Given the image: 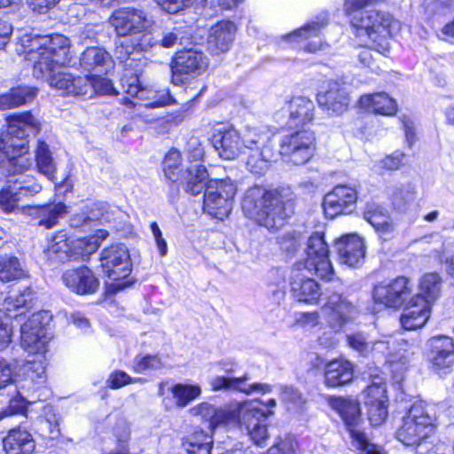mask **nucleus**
<instances>
[{"mask_svg": "<svg viewBox=\"0 0 454 454\" xmlns=\"http://www.w3.org/2000/svg\"><path fill=\"white\" fill-rule=\"evenodd\" d=\"M16 51L33 67L36 79L47 80L49 85L62 95L82 96L90 90L86 78L57 72L70 61V41L60 34L25 33L19 37Z\"/></svg>", "mask_w": 454, "mask_h": 454, "instance_id": "1", "label": "nucleus"}, {"mask_svg": "<svg viewBox=\"0 0 454 454\" xmlns=\"http://www.w3.org/2000/svg\"><path fill=\"white\" fill-rule=\"evenodd\" d=\"M258 400L235 403L216 410L207 403H201L189 410L192 416H200L209 422L214 429L218 426H238L244 427L253 442L258 446L264 444L269 437L266 420L273 412L264 411Z\"/></svg>", "mask_w": 454, "mask_h": 454, "instance_id": "2", "label": "nucleus"}, {"mask_svg": "<svg viewBox=\"0 0 454 454\" xmlns=\"http://www.w3.org/2000/svg\"><path fill=\"white\" fill-rule=\"evenodd\" d=\"M294 195L290 187L266 190L262 186L247 189L242 200V210L250 219L268 230L278 229L293 213Z\"/></svg>", "mask_w": 454, "mask_h": 454, "instance_id": "3", "label": "nucleus"}, {"mask_svg": "<svg viewBox=\"0 0 454 454\" xmlns=\"http://www.w3.org/2000/svg\"><path fill=\"white\" fill-rule=\"evenodd\" d=\"M7 128L0 133V152L7 158L11 176L25 175L32 165V160L24 154L27 152V137L40 130V122L30 112L9 115Z\"/></svg>", "mask_w": 454, "mask_h": 454, "instance_id": "4", "label": "nucleus"}, {"mask_svg": "<svg viewBox=\"0 0 454 454\" xmlns=\"http://www.w3.org/2000/svg\"><path fill=\"white\" fill-rule=\"evenodd\" d=\"M51 319L49 311L42 310L33 314L20 327V346L28 354H37L38 359L27 360L23 364L21 372L27 373L34 384L43 386L46 381V359L44 353L51 337L47 325Z\"/></svg>", "mask_w": 454, "mask_h": 454, "instance_id": "5", "label": "nucleus"}, {"mask_svg": "<svg viewBox=\"0 0 454 454\" xmlns=\"http://www.w3.org/2000/svg\"><path fill=\"white\" fill-rule=\"evenodd\" d=\"M123 47L115 50L116 59L123 65L125 69V75L121 79V84L125 92L131 97H136L141 100L148 101L145 104H137L133 100L124 98L122 104L128 107L137 108H155L176 104V100L167 90H153L143 88L139 80V75L142 74V68L145 61L141 58L130 57L132 52L126 50L128 57L122 56Z\"/></svg>", "mask_w": 454, "mask_h": 454, "instance_id": "6", "label": "nucleus"}, {"mask_svg": "<svg viewBox=\"0 0 454 454\" xmlns=\"http://www.w3.org/2000/svg\"><path fill=\"white\" fill-rule=\"evenodd\" d=\"M350 24L356 36H366L373 43L375 51L386 54L389 50L388 35L399 29V22L387 12L372 10L352 16Z\"/></svg>", "mask_w": 454, "mask_h": 454, "instance_id": "7", "label": "nucleus"}, {"mask_svg": "<svg viewBox=\"0 0 454 454\" xmlns=\"http://www.w3.org/2000/svg\"><path fill=\"white\" fill-rule=\"evenodd\" d=\"M434 407L423 401L414 403L403 419L396 438L407 446L420 444L435 431Z\"/></svg>", "mask_w": 454, "mask_h": 454, "instance_id": "8", "label": "nucleus"}, {"mask_svg": "<svg viewBox=\"0 0 454 454\" xmlns=\"http://www.w3.org/2000/svg\"><path fill=\"white\" fill-rule=\"evenodd\" d=\"M273 133L266 127H247L241 136L247 153V168L254 174H262L274 156L271 144Z\"/></svg>", "mask_w": 454, "mask_h": 454, "instance_id": "9", "label": "nucleus"}, {"mask_svg": "<svg viewBox=\"0 0 454 454\" xmlns=\"http://www.w3.org/2000/svg\"><path fill=\"white\" fill-rule=\"evenodd\" d=\"M330 405L344 420L352 438V444L356 450L362 454H385L381 447L371 443L366 434L360 430L361 411L356 400L335 397L331 399Z\"/></svg>", "mask_w": 454, "mask_h": 454, "instance_id": "10", "label": "nucleus"}, {"mask_svg": "<svg viewBox=\"0 0 454 454\" xmlns=\"http://www.w3.org/2000/svg\"><path fill=\"white\" fill-rule=\"evenodd\" d=\"M237 190V184L230 177L210 178L204 192V212L223 220L232 210Z\"/></svg>", "mask_w": 454, "mask_h": 454, "instance_id": "11", "label": "nucleus"}, {"mask_svg": "<svg viewBox=\"0 0 454 454\" xmlns=\"http://www.w3.org/2000/svg\"><path fill=\"white\" fill-rule=\"evenodd\" d=\"M304 268L326 281L333 280L334 271L329 260V249L322 233L311 235L305 249Z\"/></svg>", "mask_w": 454, "mask_h": 454, "instance_id": "12", "label": "nucleus"}, {"mask_svg": "<svg viewBox=\"0 0 454 454\" xmlns=\"http://www.w3.org/2000/svg\"><path fill=\"white\" fill-rule=\"evenodd\" d=\"M315 151V135L306 129L285 136L280 144V153L295 165L307 163L313 157Z\"/></svg>", "mask_w": 454, "mask_h": 454, "instance_id": "13", "label": "nucleus"}, {"mask_svg": "<svg viewBox=\"0 0 454 454\" xmlns=\"http://www.w3.org/2000/svg\"><path fill=\"white\" fill-rule=\"evenodd\" d=\"M411 293V280L404 276H399L375 285L372 298L377 304L386 308L397 309L404 304Z\"/></svg>", "mask_w": 454, "mask_h": 454, "instance_id": "14", "label": "nucleus"}, {"mask_svg": "<svg viewBox=\"0 0 454 454\" xmlns=\"http://www.w3.org/2000/svg\"><path fill=\"white\" fill-rule=\"evenodd\" d=\"M172 82H183L184 75L196 77L207 67V59L201 52L192 49L177 51L170 65Z\"/></svg>", "mask_w": 454, "mask_h": 454, "instance_id": "15", "label": "nucleus"}, {"mask_svg": "<svg viewBox=\"0 0 454 454\" xmlns=\"http://www.w3.org/2000/svg\"><path fill=\"white\" fill-rule=\"evenodd\" d=\"M388 398L382 377L375 376L364 390V404L372 426L381 425L387 417Z\"/></svg>", "mask_w": 454, "mask_h": 454, "instance_id": "16", "label": "nucleus"}, {"mask_svg": "<svg viewBox=\"0 0 454 454\" xmlns=\"http://www.w3.org/2000/svg\"><path fill=\"white\" fill-rule=\"evenodd\" d=\"M100 262L104 274L114 281L125 278L131 272L129 251L121 244L105 248L100 254Z\"/></svg>", "mask_w": 454, "mask_h": 454, "instance_id": "17", "label": "nucleus"}, {"mask_svg": "<svg viewBox=\"0 0 454 454\" xmlns=\"http://www.w3.org/2000/svg\"><path fill=\"white\" fill-rule=\"evenodd\" d=\"M357 191L349 185H336L324 198L323 207L327 217L349 215L356 208Z\"/></svg>", "mask_w": 454, "mask_h": 454, "instance_id": "18", "label": "nucleus"}, {"mask_svg": "<svg viewBox=\"0 0 454 454\" xmlns=\"http://www.w3.org/2000/svg\"><path fill=\"white\" fill-rule=\"evenodd\" d=\"M110 23L119 36L132 38L149 27L151 20L144 11L121 8L112 14Z\"/></svg>", "mask_w": 454, "mask_h": 454, "instance_id": "19", "label": "nucleus"}, {"mask_svg": "<svg viewBox=\"0 0 454 454\" xmlns=\"http://www.w3.org/2000/svg\"><path fill=\"white\" fill-rule=\"evenodd\" d=\"M315 105L309 98L297 96L286 101L277 113L279 121L288 126L298 127L310 122L314 119Z\"/></svg>", "mask_w": 454, "mask_h": 454, "instance_id": "20", "label": "nucleus"}, {"mask_svg": "<svg viewBox=\"0 0 454 454\" xmlns=\"http://www.w3.org/2000/svg\"><path fill=\"white\" fill-rule=\"evenodd\" d=\"M326 25V19L317 18L301 28L281 37V43H289L294 47H299L308 52H317L323 49L319 33Z\"/></svg>", "mask_w": 454, "mask_h": 454, "instance_id": "21", "label": "nucleus"}, {"mask_svg": "<svg viewBox=\"0 0 454 454\" xmlns=\"http://www.w3.org/2000/svg\"><path fill=\"white\" fill-rule=\"evenodd\" d=\"M211 142L219 156L223 160H234L245 150L241 135L236 129L229 125L215 129Z\"/></svg>", "mask_w": 454, "mask_h": 454, "instance_id": "22", "label": "nucleus"}, {"mask_svg": "<svg viewBox=\"0 0 454 454\" xmlns=\"http://www.w3.org/2000/svg\"><path fill=\"white\" fill-rule=\"evenodd\" d=\"M318 105L329 114H341L349 104L347 87L337 81H328L325 90L317 96Z\"/></svg>", "mask_w": 454, "mask_h": 454, "instance_id": "23", "label": "nucleus"}, {"mask_svg": "<svg viewBox=\"0 0 454 454\" xmlns=\"http://www.w3.org/2000/svg\"><path fill=\"white\" fill-rule=\"evenodd\" d=\"M249 380L250 376L247 373L240 377L215 376L210 380L209 384L214 391H239L247 395L252 393L267 394L272 391L270 385L266 383L247 384V381Z\"/></svg>", "mask_w": 454, "mask_h": 454, "instance_id": "24", "label": "nucleus"}, {"mask_svg": "<svg viewBox=\"0 0 454 454\" xmlns=\"http://www.w3.org/2000/svg\"><path fill=\"white\" fill-rule=\"evenodd\" d=\"M353 311L352 304L338 292L332 294L323 307L326 321L334 331H340L351 319Z\"/></svg>", "mask_w": 454, "mask_h": 454, "instance_id": "25", "label": "nucleus"}, {"mask_svg": "<svg viewBox=\"0 0 454 454\" xmlns=\"http://www.w3.org/2000/svg\"><path fill=\"white\" fill-rule=\"evenodd\" d=\"M62 279L69 290L82 295L95 294L99 286V280L86 266L65 271Z\"/></svg>", "mask_w": 454, "mask_h": 454, "instance_id": "26", "label": "nucleus"}, {"mask_svg": "<svg viewBox=\"0 0 454 454\" xmlns=\"http://www.w3.org/2000/svg\"><path fill=\"white\" fill-rule=\"evenodd\" d=\"M290 291L299 302L317 304L321 296L318 284L300 270H293L290 277Z\"/></svg>", "mask_w": 454, "mask_h": 454, "instance_id": "27", "label": "nucleus"}, {"mask_svg": "<svg viewBox=\"0 0 454 454\" xmlns=\"http://www.w3.org/2000/svg\"><path fill=\"white\" fill-rule=\"evenodd\" d=\"M337 251L341 263L356 267L363 263L365 256V244L360 236L348 234L336 242Z\"/></svg>", "mask_w": 454, "mask_h": 454, "instance_id": "28", "label": "nucleus"}, {"mask_svg": "<svg viewBox=\"0 0 454 454\" xmlns=\"http://www.w3.org/2000/svg\"><path fill=\"white\" fill-rule=\"evenodd\" d=\"M428 356L435 369L449 368L454 364V341L446 335L434 336L427 341Z\"/></svg>", "mask_w": 454, "mask_h": 454, "instance_id": "29", "label": "nucleus"}, {"mask_svg": "<svg viewBox=\"0 0 454 454\" xmlns=\"http://www.w3.org/2000/svg\"><path fill=\"white\" fill-rule=\"evenodd\" d=\"M431 305L420 296L411 299L400 317L404 330L412 331L422 328L430 317Z\"/></svg>", "mask_w": 454, "mask_h": 454, "instance_id": "30", "label": "nucleus"}, {"mask_svg": "<svg viewBox=\"0 0 454 454\" xmlns=\"http://www.w3.org/2000/svg\"><path fill=\"white\" fill-rule=\"evenodd\" d=\"M236 33V26L230 20H221L211 27L207 36V50L214 55L229 51Z\"/></svg>", "mask_w": 454, "mask_h": 454, "instance_id": "31", "label": "nucleus"}, {"mask_svg": "<svg viewBox=\"0 0 454 454\" xmlns=\"http://www.w3.org/2000/svg\"><path fill=\"white\" fill-rule=\"evenodd\" d=\"M363 215L382 239H389L392 237L395 231V224L383 207L374 202H367Z\"/></svg>", "mask_w": 454, "mask_h": 454, "instance_id": "32", "label": "nucleus"}, {"mask_svg": "<svg viewBox=\"0 0 454 454\" xmlns=\"http://www.w3.org/2000/svg\"><path fill=\"white\" fill-rule=\"evenodd\" d=\"M113 66L112 56L102 47H88L80 57V67L87 72L106 74Z\"/></svg>", "mask_w": 454, "mask_h": 454, "instance_id": "33", "label": "nucleus"}, {"mask_svg": "<svg viewBox=\"0 0 454 454\" xmlns=\"http://www.w3.org/2000/svg\"><path fill=\"white\" fill-rule=\"evenodd\" d=\"M6 454H31L35 442L31 434L21 427L11 429L3 440Z\"/></svg>", "mask_w": 454, "mask_h": 454, "instance_id": "34", "label": "nucleus"}, {"mask_svg": "<svg viewBox=\"0 0 454 454\" xmlns=\"http://www.w3.org/2000/svg\"><path fill=\"white\" fill-rule=\"evenodd\" d=\"M354 376L353 364L345 359L329 362L325 370V384L336 387L349 383Z\"/></svg>", "mask_w": 454, "mask_h": 454, "instance_id": "35", "label": "nucleus"}, {"mask_svg": "<svg viewBox=\"0 0 454 454\" xmlns=\"http://www.w3.org/2000/svg\"><path fill=\"white\" fill-rule=\"evenodd\" d=\"M359 104L363 109L381 115L392 116L397 112L396 101L382 92L363 95Z\"/></svg>", "mask_w": 454, "mask_h": 454, "instance_id": "36", "label": "nucleus"}, {"mask_svg": "<svg viewBox=\"0 0 454 454\" xmlns=\"http://www.w3.org/2000/svg\"><path fill=\"white\" fill-rule=\"evenodd\" d=\"M208 176L209 174L204 166L200 163H192L185 171L182 172L179 181L187 192L197 195L206 189L205 181Z\"/></svg>", "mask_w": 454, "mask_h": 454, "instance_id": "37", "label": "nucleus"}, {"mask_svg": "<svg viewBox=\"0 0 454 454\" xmlns=\"http://www.w3.org/2000/svg\"><path fill=\"white\" fill-rule=\"evenodd\" d=\"M123 47L122 56L128 57L126 50L129 49L132 54L130 57L140 58L138 51H147L158 48L157 30L153 32H139L130 39H124L116 49Z\"/></svg>", "mask_w": 454, "mask_h": 454, "instance_id": "38", "label": "nucleus"}, {"mask_svg": "<svg viewBox=\"0 0 454 454\" xmlns=\"http://www.w3.org/2000/svg\"><path fill=\"white\" fill-rule=\"evenodd\" d=\"M35 160L37 171L46 176L50 181H54L57 166L52 157V153L49 145L40 139L36 143Z\"/></svg>", "mask_w": 454, "mask_h": 454, "instance_id": "39", "label": "nucleus"}, {"mask_svg": "<svg viewBox=\"0 0 454 454\" xmlns=\"http://www.w3.org/2000/svg\"><path fill=\"white\" fill-rule=\"evenodd\" d=\"M395 340H372V351L371 354L382 355L387 357V361L392 364H400L405 365L410 361V353L407 348H399L397 351L395 350Z\"/></svg>", "mask_w": 454, "mask_h": 454, "instance_id": "40", "label": "nucleus"}, {"mask_svg": "<svg viewBox=\"0 0 454 454\" xmlns=\"http://www.w3.org/2000/svg\"><path fill=\"white\" fill-rule=\"evenodd\" d=\"M168 391L171 393L176 406L178 408L186 407L201 395V387L199 384L186 382L172 384Z\"/></svg>", "mask_w": 454, "mask_h": 454, "instance_id": "41", "label": "nucleus"}, {"mask_svg": "<svg viewBox=\"0 0 454 454\" xmlns=\"http://www.w3.org/2000/svg\"><path fill=\"white\" fill-rule=\"evenodd\" d=\"M37 90L32 87H18L0 95V110L17 107L35 98Z\"/></svg>", "mask_w": 454, "mask_h": 454, "instance_id": "42", "label": "nucleus"}, {"mask_svg": "<svg viewBox=\"0 0 454 454\" xmlns=\"http://www.w3.org/2000/svg\"><path fill=\"white\" fill-rule=\"evenodd\" d=\"M44 253L48 259L65 262L69 260L70 240L65 231H59L53 235L49 240Z\"/></svg>", "mask_w": 454, "mask_h": 454, "instance_id": "43", "label": "nucleus"}, {"mask_svg": "<svg viewBox=\"0 0 454 454\" xmlns=\"http://www.w3.org/2000/svg\"><path fill=\"white\" fill-rule=\"evenodd\" d=\"M34 296L33 291L27 287L18 294H11L6 297L3 304L6 317H17L23 314V311L20 310L27 308L31 304Z\"/></svg>", "mask_w": 454, "mask_h": 454, "instance_id": "44", "label": "nucleus"}, {"mask_svg": "<svg viewBox=\"0 0 454 454\" xmlns=\"http://www.w3.org/2000/svg\"><path fill=\"white\" fill-rule=\"evenodd\" d=\"M23 364L19 368V371L14 374L9 362L0 356V389L4 388L11 383L18 380L30 382V385H22V388L27 387L28 389H33L35 391L40 389L43 386L34 384L31 381V379L27 373L26 375H23V373L21 372Z\"/></svg>", "mask_w": 454, "mask_h": 454, "instance_id": "45", "label": "nucleus"}, {"mask_svg": "<svg viewBox=\"0 0 454 454\" xmlns=\"http://www.w3.org/2000/svg\"><path fill=\"white\" fill-rule=\"evenodd\" d=\"M26 276L27 271L17 257L7 254L0 256V281L7 283Z\"/></svg>", "mask_w": 454, "mask_h": 454, "instance_id": "46", "label": "nucleus"}, {"mask_svg": "<svg viewBox=\"0 0 454 454\" xmlns=\"http://www.w3.org/2000/svg\"><path fill=\"white\" fill-rule=\"evenodd\" d=\"M212 437L203 431H197L183 441V447L187 454H210Z\"/></svg>", "mask_w": 454, "mask_h": 454, "instance_id": "47", "label": "nucleus"}, {"mask_svg": "<svg viewBox=\"0 0 454 454\" xmlns=\"http://www.w3.org/2000/svg\"><path fill=\"white\" fill-rule=\"evenodd\" d=\"M441 289V276L435 272L427 273L419 281V294L417 296H420L430 305L440 296Z\"/></svg>", "mask_w": 454, "mask_h": 454, "instance_id": "48", "label": "nucleus"}, {"mask_svg": "<svg viewBox=\"0 0 454 454\" xmlns=\"http://www.w3.org/2000/svg\"><path fill=\"white\" fill-rule=\"evenodd\" d=\"M67 211V206L64 203L48 204L37 207L38 224L46 229L55 226L59 218L63 217Z\"/></svg>", "mask_w": 454, "mask_h": 454, "instance_id": "49", "label": "nucleus"}, {"mask_svg": "<svg viewBox=\"0 0 454 454\" xmlns=\"http://www.w3.org/2000/svg\"><path fill=\"white\" fill-rule=\"evenodd\" d=\"M98 247L99 242L98 237L70 240L69 260H86L91 254L98 250Z\"/></svg>", "mask_w": 454, "mask_h": 454, "instance_id": "50", "label": "nucleus"}, {"mask_svg": "<svg viewBox=\"0 0 454 454\" xmlns=\"http://www.w3.org/2000/svg\"><path fill=\"white\" fill-rule=\"evenodd\" d=\"M9 183L13 184L22 199L33 197L43 189L42 184L32 175H20L13 181L10 180Z\"/></svg>", "mask_w": 454, "mask_h": 454, "instance_id": "51", "label": "nucleus"}, {"mask_svg": "<svg viewBox=\"0 0 454 454\" xmlns=\"http://www.w3.org/2000/svg\"><path fill=\"white\" fill-rule=\"evenodd\" d=\"M84 77L90 90L86 93H82L83 97L91 98L94 94L111 95L115 93V89L109 79L99 74L86 75Z\"/></svg>", "mask_w": 454, "mask_h": 454, "instance_id": "52", "label": "nucleus"}, {"mask_svg": "<svg viewBox=\"0 0 454 454\" xmlns=\"http://www.w3.org/2000/svg\"><path fill=\"white\" fill-rule=\"evenodd\" d=\"M106 207L107 205L105 202L93 203L89 215H85L84 214H82L72 216L70 219V225L74 228H78L89 221H106L107 219L105 217L104 214Z\"/></svg>", "mask_w": 454, "mask_h": 454, "instance_id": "53", "label": "nucleus"}, {"mask_svg": "<svg viewBox=\"0 0 454 454\" xmlns=\"http://www.w3.org/2000/svg\"><path fill=\"white\" fill-rule=\"evenodd\" d=\"M22 200L18 194L17 189L12 183L0 191V209L5 213L14 212L18 208V203Z\"/></svg>", "mask_w": 454, "mask_h": 454, "instance_id": "54", "label": "nucleus"}, {"mask_svg": "<svg viewBox=\"0 0 454 454\" xmlns=\"http://www.w3.org/2000/svg\"><path fill=\"white\" fill-rule=\"evenodd\" d=\"M181 155L177 150H170L163 160V171L165 176L171 182L179 181L183 171L178 170Z\"/></svg>", "mask_w": 454, "mask_h": 454, "instance_id": "55", "label": "nucleus"}, {"mask_svg": "<svg viewBox=\"0 0 454 454\" xmlns=\"http://www.w3.org/2000/svg\"><path fill=\"white\" fill-rule=\"evenodd\" d=\"M164 364L158 355L137 356L133 361V370L141 373L147 370L157 371L161 369Z\"/></svg>", "mask_w": 454, "mask_h": 454, "instance_id": "56", "label": "nucleus"}, {"mask_svg": "<svg viewBox=\"0 0 454 454\" xmlns=\"http://www.w3.org/2000/svg\"><path fill=\"white\" fill-rule=\"evenodd\" d=\"M438 257L445 265L446 273L454 280V239H444Z\"/></svg>", "mask_w": 454, "mask_h": 454, "instance_id": "57", "label": "nucleus"}, {"mask_svg": "<svg viewBox=\"0 0 454 454\" xmlns=\"http://www.w3.org/2000/svg\"><path fill=\"white\" fill-rule=\"evenodd\" d=\"M304 238L298 232H287L278 238V245L282 251L287 254H294L301 247Z\"/></svg>", "mask_w": 454, "mask_h": 454, "instance_id": "58", "label": "nucleus"}, {"mask_svg": "<svg viewBox=\"0 0 454 454\" xmlns=\"http://www.w3.org/2000/svg\"><path fill=\"white\" fill-rule=\"evenodd\" d=\"M35 400L27 401L20 393L9 401L7 407L0 411V420L15 414H23L28 403H35Z\"/></svg>", "mask_w": 454, "mask_h": 454, "instance_id": "59", "label": "nucleus"}, {"mask_svg": "<svg viewBox=\"0 0 454 454\" xmlns=\"http://www.w3.org/2000/svg\"><path fill=\"white\" fill-rule=\"evenodd\" d=\"M347 341L348 346L358 352L360 355L367 356L372 351V340H369L368 338L363 333H355L347 336Z\"/></svg>", "mask_w": 454, "mask_h": 454, "instance_id": "60", "label": "nucleus"}, {"mask_svg": "<svg viewBox=\"0 0 454 454\" xmlns=\"http://www.w3.org/2000/svg\"><path fill=\"white\" fill-rule=\"evenodd\" d=\"M130 383H133V378L120 370L113 372L106 380V386L112 389H118Z\"/></svg>", "mask_w": 454, "mask_h": 454, "instance_id": "61", "label": "nucleus"}, {"mask_svg": "<svg viewBox=\"0 0 454 454\" xmlns=\"http://www.w3.org/2000/svg\"><path fill=\"white\" fill-rule=\"evenodd\" d=\"M404 160L405 154L396 151L382 159L380 161V168L387 170H395L404 164Z\"/></svg>", "mask_w": 454, "mask_h": 454, "instance_id": "62", "label": "nucleus"}, {"mask_svg": "<svg viewBox=\"0 0 454 454\" xmlns=\"http://www.w3.org/2000/svg\"><path fill=\"white\" fill-rule=\"evenodd\" d=\"M130 424L125 419H120L113 428V434L116 442H128L130 439Z\"/></svg>", "mask_w": 454, "mask_h": 454, "instance_id": "63", "label": "nucleus"}, {"mask_svg": "<svg viewBox=\"0 0 454 454\" xmlns=\"http://www.w3.org/2000/svg\"><path fill=\"white\" fill-rule=\"evenodd\" d=\"M279 389L283 402L294 406L302 403V396L296 388L290 386H280Z\"/></svg>", "mask_w": 454, "mask_h": 454, "instance_id": "64", "label": "nucleus"}]
</instances>
